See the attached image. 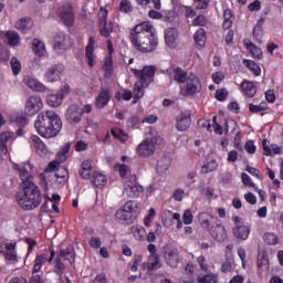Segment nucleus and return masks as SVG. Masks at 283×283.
<instances>
[{
	"label": "nucleus",
	"instance_id": "18",
	"mask_svg": "<svg viewBox=\"0 0 283 283\" xmlns=\"http://www.w3.org/2000/svg\"><path fill=\"white\" fill-rule=\"evenodd\" d=\"M0 39L10 48H19L21 45V35L17 31H1Z\"/></svg>",
	"mask_w": 283,
	"mask_h": 283
},
{
	"label": "nucleus",
	"instance_id": "40",
	"mask_svg": "<svg viewBox=\"0 0 283 283\" xmlns=\"http://www.w3.org/2000/svg\"><path fill=\"white\" fill-rule=\"evenodd\" d=\"M193 40L197 48L199 49L205 48V45H207V33L205 32V29L197 30L193 35Z\"/></svg>",
	"mask_w": 283,
	"mask_h": 283
},
{
	"label": "nucleus",
	"instance_id": "21",
	"mask_svg": "<svg viewBox=\"0 0 283 283\" xmlns=\"http://www.w3.org/2000/svg\"><path fill=\"white\" fill-rule=\"evenodd\" d=\"M94 50H96V39L94 36H91L88 39V44L85 49V57L86 63L90 65V67H94L96 64V55L94 54Z\"/></svg>",
	"mask_w": 283,
	"mask_h": 283
},
{
	"label": "nucleus",
	"instance_id": "38",
	"mask_svg": "<svg viewBox=\"0 0 283 283\" xmlns=\"http://www.w3.org/2000/svg\"><path fill=\"white\" fill-rule=\"evenodd\" d=\"M93 169L94 167L92 166V160H84L80 169L81 178H83L84 180H88V178H92Z\"/></svg>",
	"mask_w": 283,
	"mask_h": 283
},
{
	"label": "nucleus",
	"instance_id": "28",
	"mask_svg": "<svg viewBox=\"0 0 283 283\" xmlns=\"http://www.w3.org/2000/svg\"><path fill=\"white\" fill-rule=\"evenodd\" d=\"M210 235L217 240V242H224L227 240V229L221 223H217L216 227L211 228Z\"/></svg>",
	"mask_w": 283,
	"mask_h": 283
},
{
	"label": "nucleus",
	"instance_id": "44",
	"mask_svg": "<svg viewBox=\"0 0 283 283\" xmlns=\"http://www.w3.org/2000/svg\"><path fill=\"white\" fill-rule=\"evenodd\" d=\"M244 45L247 48V50L250 51V53L252 54V56L254 59H262V49H260L258 45L253 44L251 41L245 40L244 41Z\"/></svg>",
	"mask_w": 283,
	"mask_h": 283
},
{
	"label": "nucleus",
	"instance_id": "27",
	"mask_svg": "<svg viewBox=\"0 0 283 283\" xmlns=\"http://www.w3.org/2000/svg\"><path fill=\"white\" fill-rule=\"evenodd\" d=\"M69 180V172L65 168H59L56 172L54 174V177L52 179V184L54 187L61 188L65 182Z\"/></svg>",
	"mask_w": 283,
	"mask_h": 283
},
{
	"label": "nucleus",
	"instance_id": "41",
	"mask_svg": "<svg viewBox=\"0 0 283 283\" xmlns=\"http://www.w3.org/2000/svg\"><path fill=\"white\" fill-rule=\"evenodd\" d=\"M241 90L244 93L245 96H249L252 98L254 94H258V86L253 84V82L244 81L241 84Z\"/></svg>",
	"mask_w": 283,
	"mask_h": 283
},
{
	"label": "nucleus",
	"instance_id": "46",
	"mask_svg": "<svg viewBox=\"0 0 283 283\" xmlns=\"http://www.w3.org/2000/svg\"><path fill=\"white\" fill-rule=\"evenodd\" d=\"M243 65H245L254 76H260L262 74V69H260V65H258L253 60H244Z\"/></svg>",
	"mask_w": 283,
	"mask_h": 283
},
{
	"label": "nucleus",
	"instance_id": "23",
	"mask_svg": "<svg viewBox=\"0 0 283 283\" xmlns=\"http://www.w3.org/2000/svg\"><path fill=\"white\" fill-rule=\"evenodd\" d=\"M191 127V115L189 113H181L176 118V128L178 132H187Z\"/></svg>",
	"mask_w": 283,
	"mask_h": 283
},
{
	"label": "nucleus",
	"instance_id": "24",
	"mask_svg": "<svg viewBox=\"0 0 283 283\" xmlns=\"http://www.w3.org/2000/svg\"><path fill=\"white\" fill-rule=\"evenodd\" d=\"M112 99V93L107 88H102L95 98V107L97 109H103L104 107H107V104Z\"/></svg>",
	"mask_w": 283,
	"mask_h": 283
},
{
	"label": "nucleus",
	"instance_id": "53",
	"mask_svg": "<svg viewBox=\"0 0 283 283\" xmlns=\"http://www.w3.org/2000/svg\"><path fill=\"white\" fill-rule=\"evenodd\" d=\"M111 134L114 136V138L120 140V143H127V140H129V135H127V133L123 132L120 128H113Z\"/></svg>",
	"mask_w": 283,
	"mask_h": 283
},
{
	"label": "nucleus",
	"instance_id": "62",
	"mask_svg": "<svg viewBox=\"0 0 283 283\" xmlns=\"http://www.w3.org/2000/svg\"><path fill=\"white\" fill-rule=\"evenodd\" d=\"M262 24H256L253 29V36L258 43H262Z\"/></svg>",
	"mask_w": 283,
	"mask_h": 283
},
{
	"label": "nucleus",
	"instance_id": "32",
	"mask_svg": "<svg viewBox=\"0 0 283 283\" xmlns=\"http://www.w3.org/2000/svg\"><path fill=\"white\" fill-rule=\"evenodd\" d=\"M67 48V41L65 40V33L60 32L54 36L53 41V50H55L59 54L65 52Z\"/></svg>",
	"mask_w": 283,
	"mask_h": 283
},
{
	"label": "nucleus",
	"instance_id": "49",
	"mask_svg": "<svg viewBox=\"0 0 283 283\" xmlns=\"http://www.w3.org/2000/svg\"><path fill=\"white\" fill-rule=\"evenodd\" d=\"M233 25V12L231 9H226L223 11V29L229 30Z\"/></svg>",
	"mask_w": 283,
	"mask_h": 283
},
{
	"label": "nucleus",
	"instance_id": "35",
	"mask_svg": "<svg viewBox=\"0 0 283 283\" xmlns=\"http://www.w3.org/2000/svg\"><path fill=\"white\" fill-rule=\"evenodd\" d=\"M115 220L119 224H132V222H134V219L128 214V212L123 207H120L115 212Z\"/></svg>",
	"mask_w": 283,
	"mask_h": 283
},
{
	"label": "nucleus",
	"instance_id": "33",
	"mask_svg": "<svg viewBox=\"0 0 283 283\" xmlns=\"http://www.w3.org/2000/svg\"><path fill=\"white\" fill-rule=\"evenodd\" d=\"M199 224L202 227V229H206L207 231L211 230V224L216 222L218 219H216L213 216H211L208 212H201L198 216Z\"/></svg>",
	"mask_w": 283,
	"mask_h": 283
},
{
	"label": "nucleus",
	"instance_id": "60",
	"mask_svg": "<svg viewBox=\"0 0 283 283\" xmlns=\"http://www.w3.org/2000/svg\"><path fill=\"white\" fill-rule=\"evenodd\" d=\"M263 238L266 244H271V245L277 244V235L275 233L268 232L264 234Z\"/></svg>",
	"mask_w": 283,
	"mask_h": 283
},
{
	"label": "nucleus",
	"instance_id": "42",
	"mask_svg": "<svg viewBox=\"0 0 283 283\" xmlns=\"http://www.w3.org/2000/svg\"><path fill=\"white\" fill-rule=\"evenodd\" d=\"M72 147V144L70 143H65L64 145H62V147L60 148V151L56 155V160L59 163H65V160H67V158H70V148Z\"/></svg>",
	"mask_w": 283,
	"mask_h": 283
},
{
	"label": "nucleus",
	"instance_id": "3",
	"mask_svg": "<svg viewBox=\"0 0 283 283\" xmlns=\"http://www.w3.org/2000/svg\"><path fill=\"white\" fill-rule=\"evenodd\" d=\"M34 129L42 138H56L63 129V120L54 111H42L34 120Z\"/></svg>",
	"mask_w": 283,
	"mask_h": 283
},
{
	"label": "nucleus",
	"instance_id": "55",
	"mask_svg": "<svg viewBox=\"0 0 283 283\" xmlns=\"http://www.w3.org/2000/svg\"><path fill=\"white\" fill-rule=\"evenodd\" d=\"M11 122L20 126L28 125V118L25 117V115H19V113H14L11 116Z\"/></svg>",
	"mask_w": 283,
	"mask_h": 283
},
{
	"label": "nucleus",
	"instance_id": "56",
	"mask_svg": "<svg viewBox=\"0 0 283 283\" xmlns=\"http://www.w3.org/2000/svg\"><path fill=\"white\" fill-rule=\"evenodd\" d=\"M155 218H156V209L150 208L148 210V214L144 218L145 227H151V223L154 222Z\"/></svg>",
	"mask_w": 283,
	"mask_h": 283
},
{
	"label": "nucleus",
	"instance_id": "63",
	"mask_svg": "<svg viewBox=\"0 0 283 283\" xmlns=\"http://www.w3.org/2000/svg\"><path fill=\"white\" fill-rule=\"evenodd\" d=\"M211 78L213 83H216L217 85H220V83L224 81V73L222 71L214 72L212 73Z\"/></svg>",
	"mask_w": 283,
	"mask_h": 283
},
{
	"label": "nucleus",
	"instance_id": "14",
	"mask_svg": "<svg viewBox=\"0 0 283 283\" xmlns=\"http://www.w3.org/2000/svg\"><path fill=\"white\" fill-rule=\"evenodd\" d=\"M64 69L62 65H52L44 72V81L46 83H57L63 76Z\"/></svg>",
	"mask_w": 283,
	"mask_h": 283
},
{
	"label": "nucleus",
	"instance_id": "50",
	"mask_svg": "<svg viewBox=\"0 0 283 283\" xmlns=\"http://www.w3.org/2000/svg\"><path fill=\"white\" fill-rule=\"evenodd\" d=\"M262 146L265 156H276V154H280V147H277V145H272L269 147L266 145V139L262 140Z\"/></svg>",
	"mask_w": 283,
	"mask_h": 283
},
{
	"label": "nucleus",
	"instance_id": "25",
	"mask_svg": "<svg viewBox=\"0 0 283 283\" xmlns=\"http://www.w3.org/2000/svg\"><path fill=\"white\" fill-rule=\"evenodd\" d=\"M127 213L136 220V218L140 214L142 205L139 201L136 200H128L125 202V205L122 206Z\"/></svg>",
	"mask_w": 283,
	"mask_h": 283
},
{
	"label": "nucleus",
	"instance_id": "31",
	"mask_svg": "<svg viewBox=\"0 0 283 283\" xmlns=\"http://www.w3.org/2000/svg\"><path fill=\"white\" fill-rule=\"evenodd\" d=\"M165 41L168 48H178V30L170 28L165 31Z\"/></svg>",
	"mask_w": 283,
	"mask_h": 283
},
{
	"label": "nucleus",
	"instance_id": "48",
	"mask_svg": "<svg viewBox=\"0 0 283 283\" xmlns=\"http://www.w3.org/2000/svg\"><path fill=\"white\" fill-rule=\"evenodd\" d=\"M57 258H64V260H67V262H70L72 264V262H74V248L72 247H67L66 249H63L60 251V254L57 255Z\"/></svg>",
	"mask_w": 283,
	"mask_h": 283
},
{
	"label": "nucleus",
	"instance_id": "26",
	"mask_svg": "<svg viewBox=\"0 0 283 283\" xmlns=\"http://www.w3.org/2000/svg\"><path fill=\"white\" fill-rule=\"evenodd\" d=\"M163 266V263H160V256L158 255H149L148 261L142 263L140 268L142 271H158Z\"/></svg>",
	"mask_w": 283,
	"mask_h": 283
},
{
	"label": "nucleus",
	"instance_id": "34",
	"mask_svg": "<svg viewBox=\"0 0 283 283\" xmlns=\"http://www.w3.org/2000/svg\"><path fill=\"white\" fill-rule=\"evenodd\" d=\"M171 167V157L170 156H163L158 161L156 166V171L159 174V176H163L166 171H169V168Z\"/></svg>",
	"mask_w": 283,
	"mask_h": 283
},
{
	"label": "nucleus",
	"instance_id": "59",
	"mask_svg": "<svg viewBox=\"0 0 283 283\" xmlns=\"http://www.w3.org/2000/svg\"><path fill=\"white\" fill-rule=\"evenodd\" d=\"M218 276L216 274H208L198 277V283H216Z\"/></svg>",
	"mask_w": 283,
	"mask_h": 283
},
{
	"label": "nucleus",
	"instance_id": "58",
	"mask_svg": "<svg viewBox=\"0 0 283 283\" xmlns=\"http://www.w3.org/2000/svg\"><path fill=\"white\" fill-rule=\"evenodd\" d=\"M266 109V103L262 102L259 105L249 104V111L252 112V114H258L260 112H264Z\"/></svg>",
	"mask_w": 283,
	"mask_h": 283
},
{
	"label": "nucleus",
	"instance_id": "9",
	"mask_svg": "<svg viewBox=\"0 0 283 283\" xmlns=\"http://www.w3.org/2000/svg\"><path fill=\"white\" fill-rule=\"evenodd\" d=\"M232 222L234 228L232 229V233L237 240H249V234L251 233V229L244 224V220L240 216H234L232 218Z\"/></svg>",
	"mask_w": 283,
	"mask_h": 283
},
{
	"label": "nucleus",
	"instance_id": "64",
	"mask_svg": "<svg viewBox=\"0 0 283 283\" xmlns=\"http://www.w3.org/2000/svg\"><path fill=\"white\" fill-rule=\"evenodd\" d=\"M244 149L248 154H255L258 147L255 146V143H253V140H249L245 143Z\"/></svg>",
	"mask_w": 283,
	"mask_h": 283
},
{
	"label": "nucleus",
	"instance_id": "29",
	"mask_svg": "<svg viewBox=\"0 0 283 283\" xmlns=\"http://www.w3.org/2000/svg\"><path fill=\"white\" fill-rule=\"evenodd\" d=\"M169 219L177 221L176 229H182L184 221L180 219V213L172 212L171 210H165L161 214V220H163L164 227H167V222Z\"/></svg>",
	"mask_w": 283,
	"mask_h": 283
},
{
	"label": "nucleus",
	"instance_id": "6",
	"mask_svg": "<svg viewBox=\"0 0 283 283\" xmlns=\"http://www.w3.org/2000/svg\"><path fill=\"white\" fill-rule=\"evenodd\" d=\"M202 92V83L197 75L190 74L187 81L180 85L181 96H195V94H200Z\"/></svg>",
	"mask_w": 283,
	"mask_h": 283
},
{
	"label": "nucleus",
	"instance_id": "57",
	"mask_svg": "<svg viewBox=\"0 0 283 283\" xmlns=\"http://www.w3.org/2000/svg\"><path fill=\"white\" fill-rule=\"evenodd\" d=\"M216 169H218V161L212 159L202 167V172L209 174V171H216Z\"/></svg>",
	"mask_w": 283,
	"mask_h": 283
},
{
	"label": "nucleus",
	"instance_id": "45",
	"mask_svg": "<svg viewBox=\"0 0 283 283\" xmlns=\"http://www.w3.org/2000/svg\"><path fill=\"white\" fill-rule=\"evenodd\" d=\"M10 67L13 76H19L22 70L21 60L17 56H12L10 59Z\"/></svg>",
	"mask_w": 283,
	"mask_h": 283
},
{
	"label": "nucleus",
	"instance_id": "43",
	"mask_svg": "<svg viewBox=\"0 0 283 283\" xmlns=\"http://www.w3.org/2000/svg\"><path fill=\"white\" fill-rule=\"evenodd\" d=\"M258 273L259 275H266L269 273V259L264 254L259 256Z\"/></svg>",
	"mask_w": 283,
	"mask_h": 283
},
{
	"label": "nucleus",
	"instance_id": "20",
	"mask_svg": "<svg viewBox=\"0 0 283 283\" xmlns=\"http://www.w3.org/2000/svg\"><path fill=\"white\" fill-rule=\"evenodd\" d=\"M34 28V20L30 17H21L14 22V29L22 34H28Z\"/></svg>",
	"mask_w": 283,
	"mask_h": 283
},
{
	"label": "nucleus",
	"instance_id": "51",
	"mask_svg": "<svg viewBox=\"0 0 283 283\" xmlns=\"http://www.w3.org/2000/svg\"><path fill=\"white\" fill-rule=\"evenodd\" d=\"M197 262L201 271H205L206 273H211V269H213V265L207 261V258L203 255H200L197 258Z\"/></svg>",
	"mask_w": 283,
	"mask_h": 283
},
{
	"label": "nucleus",
	"instance_id": "19",
	"mask_svg": "<svg viewBox=\"0 0 283 283\" xmlns=\"http://www.w3.org/2000/svg\"><path fill=\"white\" fill-rule=\"evenodd\" d=\"M59 17L61 21H63L64 24H66L69 28H72L74 25V9L70 6H63L59 9Z\"/></svg>",
	"mask_w": 283,
	"mask_h": 283
},
{
	"label": "nucleus",
	"instance_id": "36",
	"mask_svg": "<svg viewBox=\"0 0 283 283\" xmlns=\"http://www.w3.org/2000/svg\"><path fill=\"white\" fill-rule=\"evenodd\" d=\"M170 76L176 81L177 83H186V81L189 78V75H187V72L180 67H175L170 71Z\"/></svg>",
	"mask_w": 283,
	"mask_h": 283
},
{
	"label": "nucleus",
	"instance_id": "7",
	"mask_svg": "<svg viewBox=\"0 0 283 283\" xmlns=\"http://www.w3.org/2000/svg\"><path fill=\"white\" fill-rule=\"evenodd\" d=\"M122 193L124 198H140V193H143V186L138 184L136 175H132L124 182Z\"/></svg>",
	"mask_w": 283,
	"mask_h": 283
},
{
	"label": "nucleus",
	"instance_id": "1",
	"mask_svg": "<svg viewBox=\"0 0 283 283\" xmlns=\"http://www.w3.org/2000/svg\"><path fill=\"white\" fill-rule=\"evenodd\" d=\"M15 169L22 180V190L15 195V200L24 211H32L41 205L43 198L41 197V190L39 186L32 180V171H34V165L27 161L23 166L14 164Z\"/></svg>",
	"mask_w": 283,
	"mask_h": 283
},
{
	"label": "nucleus",
	"instance_id": "16",
	"mask_svg": "<svg viewBox=\"0 0 283 283\" xmlns=\"http://www.w3.org/2000/svg\"><path fill=\"white\" fill-rule=\"evenodd\" d=\"M31 147H32L33 151H35V154L38 156H40V158H45V156H48V154H50V149L48 148L45 143H43L41 137H39L36 135H33L31 137Z\"/></svg>",
	"mask_w": 283,
	"mask_h": 283
},
{
	"label": "nucleus",
	"instance_id": "54",
	"mask_svg": "<svg viewBox=\"0 0 283 283\" xmlns=\"http://www.w3.org/2000/svg\"><path fill=\"white\" fill-rule=\"evenodd\" d=\"M93 178L95 187H105L107 185V178L101 172H95Z\"/></svg>",
	"mask_w": 283,
	"mask_h": 283
},
{
	"label": "nucleus",
	"instance_id": "61",
	"mask_svg": "<svg viewBox=\"0 0 283 283\" xmlns=\"http://www.w3.org/2000/svg\"><path fill=\"white\" fill-rule=\"evenodd\" d=\"M182 222L184 224H192L193 222V212L190 209L184 211L182 214Z\"/></svg>",
	"mask_w": 283,
	"mask_h": 283
},
{
	"label": "nucleus",
	"instance_id": "4",
	"mask_svg": "<svg viewBox=\"0 0 283 283\" xmlns=\"http://www.w3.org/2000/svg\"><path fill=\"white\" fill-rule=\"evenodd\" d=\"M133 74L139 78L134 85V103L137 98H143L145 96V90L151 85L154 82V76L156 74V67L144 66L143 70L130 69Z\"/></svg>",
	"mask_w": 283,
	"mask_h": 283
},
{
	"label": "nucleus",
	"instance_id": "17",
	"mask_svg": "<svg viewBox=\"0 0 283 283\" xmlns=\"http://www.w3.org/2000/svg\"><path fill=\"white\" fill-rule=\"evenodd\" d=\"M164 258L166 260V264L171 269H176L178 266L179 258L178 250L171 245H166L164 248Z\"/></svg>",
	"mask_w": 283,
	"mask_h": 283
},
{
	"label": "nucleus",
	"instance_id": "52",
	"mask_svg": "<svg viewBox=\"0 0 283 283\" xmlns=\"http://www.w3.org/2000/svg\"><path fill=\"white\" fill-rule=\"evenodd\" d=\"M114 170L119 174L120 178H127L132 174V169L125 164H116Z\"/></svg>",
	"mask_w": 283,
	"mask_h": 283
},
{
	"label": "nucleus",
	"instance_id": "11",
	"mask_svg": "<svg viewBox=\"0 0 283 283\" xmlns=\"http://www.w3.org/2000/svg\"><path fill=\"white\" fill-rule=\"evenodd\" d=\"M107 9H101L98 12L99 33L106 39L114 32V24L112 22L107 23Z\"/></svg>",
	"mask_w": 283,
	"mask_h": 283
},
{
	"label": "nucleus",
	"instance_id": "10",
	"mask_svg": "<svg viewBox=\"0 0 283 283\" xmlns=\"http://www.w3.org/2000/svg\"><path fill=\"white\" fill-rule=\"evenodd\" d=\"M41 109H43V99H41V96L33 95L27 99L24 112L28 116H34V114H39Z\"/></svg>",
	"mask_w": 283,
	"mask_h": 283
},
{
	"label": "nucleus",
	"instance_id": "30",
	"mask_svg": "<svg viewBox=\"0 0 283 283\" xmlns=\"http://www.w3.org/2000/svg\"><path fill=\"white\" fill-rule=\"evenodd\" d=\"M14 140V133L12 132H3L0 134V150L4 156H8L9 149H8V143Z\"/></svg>",
	"mask_w": 283,
	"mask_h": 283
},
{
	"label": "nucleus",
	"instance_id": "15",
	"mask_svg": "<svg viewBox=\"0 0 283 283\" xmlns=\"http://www.w3.org/2000/svg\"><path fill=\"white\" fill-rule=\"evenodd\" d=\"M49 251L51 253L50 258H48V253L38 254L35 256L34 264L32 268V273H39V271L43 269V264H45V262H52V260H54L56 255L54 248H50Z\"/></svg>",
	"mask_w": 283,
	"mask_h": 283
},
{
	"label": "nucleus",
	"instance_id": "39",
	"mask_svg": "<svg viewBox=\"0 0 283 283\" xmlns=\"http://www.w3.org/2000/svg\"><path fill=\"white\" fill-rule=\"evenodd\" d=\"M32 50L35 56H45L48 50L45 49V43L39 39H34L32 42Z\"/></svg>",
	"mask_w": 283,
	"mask_h": 283
},
{
	"label": "nucleus",
	"instance_id": "37",
	"mask_svg": "<svg viewBox=\"0 0 283 283\" xmlns=\"http://www.w3.org/2000/svg\"><path fill=\"white\" fill-rule=\"evenodd\" d=\"M130 233L135 240L143 242L147 238V230L140 224H135L130 228Z\"/></svg>",
	"mask_w": 283,
	"mask_h": 283
},
{
	"label": "nucleus",
	"instance_id": "47",
	"mask_svg": "<svg viewBox=\"0 0 283 283\" xmlns=\"http://www.w3.org/2000/svg\"><path fill=\"white\" fill-rule=\"evenodd\" d=\"M53 273L59 275V277H63V273H65V264L61 262V256H56L53 261Z\"/></svg>",
	"mask_w": 283,
	"mask_h": 283
},
{
	"label": "nucleus",
	"instance_id": "12",
	"mask_svg": "<svg viewBox=\"0 0 283 283\" xmlns=\"http://www.w3.org/2000/svg\"><path fill=\"white\" fill-rule=\"evenodd\" d=\"M67 94H70V86H63L57 93L48 95L46 103L50 107H61Z\"/></svg>",
	"mask_w": 283,
	"mask_h": 283
},
{
	"label": "nucleus",
	"instance_id": "13",
	"mask_svg": "<svg viewBox=\"0 0 283 283\" xmlns=\"http://www.w3.org/2000/svg\"><path fill=\"white\" fill-rule=\"evenodd\" d=\"M65 117L70 125H78V122L83 118V108L76 104H72L69 106Z\"/></svg>",
	"mask_w": 283,
	"mask_h": 283
},
{
	"label": "nucleus",
	"instance_id": "8",
	"mask_svg": "<svg viewBox=\"0 0 283 283\" xmlns=\"http://www.w3.org/2000/svg\"><path fill=\"white\" fill-rule=\"evenodd\" d=\"M0 253L7 262L19 264V253L17 252V241H4L0 244Z\"/></svg>",
	"mask_w": 283,
	"mask_h": 283
},
{
	"label": "nucleus",
	"instance_id": "22",
	"mask_svg": "<svg viewBox=\"0 0 283 283\" xmlns=\"http://www.w3.org/2000/svg\"><path fill=\"white\" fill-rule=\"evenodd\" d=\"M23 83L24 85H27V87H29V90H32V92H45L48 90V87L45 86V84H43L41 81L27 75L23 77Z\"/></svg>",
	"mask_w": 283,
	"mask_h": 283
},
{
	"label": "nucleus",
	"instance_id": "2",
	"mask_svg": "<svg viewBox=\"0 0 283 283\" xmlns=\"http://www.w3.org/2000/svg\"><path fill=\"white\" fill-rule=\"evenodd\" d=\"M130 41L138 52H154L158 48V35L151 22H142L130 32Z\"/></svg>",
	"mask_w": 283,
	"mask_h": 283
},
{
	"label": "nucleus",
	"instance_id": "5",
	"mask_svg": "<svg viewBox=\"0 0 283 283\" xmlns=\"http://www.w3.org/2000/svg\"><path fill=\"white\" fill-rule=\"evenodd\" d=\"M160 143V136H151L142 140L136 148V154L139 158H149L156 154V148Z\"/></svg>",
	"mask_w": 283,
	"mask_h": 283
}]
</instances>
